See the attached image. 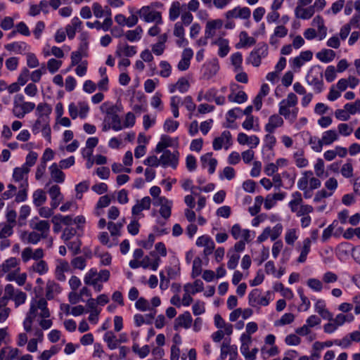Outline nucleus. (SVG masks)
I'll return each instance as SVG.
<instances>
[{
	"label": "nucleus",
	"instance_id": "1",
	"mask_svg": "<svg viewBox=\"0 0 360 360\" xmlns=\"http://www.w3.org/2000/svg\"><path fill=\"white\" fill-rule=\"evenodd\" d=\"M102 112H105V120H111L112 129L115 131H120L122 129L123 127L121 123V120L118 115V112L122 109V105H110L108 102L103 103L101 107Z\"/></svg>",
	"mask_w": 360,
	"mask_h": 360
},
{
	"label": "nucleus",
	"instance_id": "2",
	"mask_svg": "<svg viewBox=\"0 0 360 360\" xmlns=\"http://www.w3.org/2000/svg\"><path fill=\"white\" fill-rule=\"evenodd\" d=\"M306 81L309 85L314 86L316 94L321 93L324 89L322 67L319 65L312 66L307 72Z\"/></svg>",
	"mask_w": 360,
	"mask_h": 360
},
{
	"label": "nucleus",
	"instance_id": "3",
	"mask_svg": "<svg viewBox=\"0 0 360 360\" xmlns=\"http://www.w3.org/2000/svg\"><path fill=\"white\" fill-rule=\"evenodd\" d=\"M27 315H50L47 307V301L45 298H32L30 302V310Z\"/></svg>",
	"mask_w": 360,
	"mask_h": 360
},
{
	"label": "nucleus",
	"instance_id": "4",
	"mask_svg": "<svg viewBox=\"0 0 360 360\" xmlns=\"http://www.w3.org/2000/svg\"><path fill=\"white\" fill-rule=\"evenodd\" d=\"M240 340L241 342L240 352L244 356L246 360H255L258 349L255 347L252 349L251 352L249 351V345L252 342L251 336L243 333L240 335Z\"/></svg>",
	"mask_w": 360,
	"mask_h": 360
},
{
	"label": "nucleus",
	"instance_id": "5",
	"mask_svg": "<svg viewBox=\"0 0 360 360\" xmlns=\"http://www.w3.org/2000/svg\"><path fill=\"white\" fill-rule=\"evenodd\" d=\"M161 304L160 298L158 296L153 297L151 300V305L148 301L144 297H139L136 303V308L141 311H150V313L148 315H154L156 313L155 307L160 306Z\"/></svg>",
	"mask_w": 360,
	"mask_h": 360
},
{
	"label": "nucleus",
	"instance_id": "6",
	"mask_svg": "<svg viewBox=\"0 0 360 360\" xmlns=\"http://www.w3.org/2000/svg\"><path fill=\"white\" fill-rule=\"evenodd\" d=\"M140 18L146 22H155L156 24H162V15L159 11H152L150 6H144L137 11Z\"/></svg>",
	"mask_w": 360,
	"mask_h": 360
},
{
	"label": "nucleus",
	"instance_id": "7",
	"mask_svg": "<svg viewBox=\"0 0 360 360\" xmlns=\"http://www.w3.org/2000/svg\"><path fill=\"white\" fill-rule=\"evenodd\" d=\"M160 164L163 167L168 166L176 169L179 163V152L172 153L169 150H165L160 158Z\"/></svg>",
	"mask_w": 360,
	"mask_h": 360
},
{
	"label": "nucleus",
	"instance_id": "8",
	"mask_svg": "<svg viewBox=\"0 0 360 360\" xmlns=\"http://www.w3.org/2000/svg\"><path fill=\"white\" fill-rule=\"evenodd\" d=\"M338 139V134L335 130H328L323 132L322 139L317 141V145L313 146V150L315 152H321L322 150L323 145H330L335 140Z\"/></svg>",
	"mask_w": 360,
	"mask_h": 360
},
{
	"label": "nucleus",
	"instance_id": "9",
	"mask_svg": "<svg viewBox=\"0 0 360 360\" xmlns=\"http://www.w3.org/2000/svg\"><path fill=\"white\" fill-rule=\"evenodd\" d=\"M321 319L320 316H309L306 321V324L295 330L297 334L300 336H305L310 333V328L320 325Z\"/></svg>",
	"mask_w": 360,
	"mask_h": 360
},
{
	"label": "nucleus",
	"instance_id": "10",
	"mask_svg": "<svg viewBox=\"0 0 360 360\" xmlns=\"http://www.w3.org/2000/svg\"><path fill=\"white\" fill-rule=\"evenodd\" d=\"M219 70V65L217 58H213L211 61L204 64L203 76L206 79L214 77Z\"/></svg>",
	"mask_w": 360,
	"mask_h": 360
},
{
	"label": "nucleus",
	"instance_id": "11",
	"mask_svg": "<svg viewBox=\"0 0 360 360\" xmlns=\"http://www.w3.org/2000/svg\"><path fill=\"white\" fill-rule=\"evenodd\" d=\"M235 87L239 88L240 86L237 84H232L231 85V93L228 96V100L232 103H243L248 100V95L243 91H238L236 94H234Z\"/></svg>",
	"mask_w": 360,
	"mask_h": 360
},
{
	"label": "nucleus",
	"instance_id": "12",
	"mask_svg": "<svg viewBox=\"0 0 360 360\" xmlns=\"http://www.w3.org/2000/svg\"><path fill=\"white\" fill-rule=\"evenodd\" d=\"M283 118L277 115L274 114L269 117V122L266 124L264 129L266 132L271 134L274 133L275 129L283 124Z\"/></svg>",
	"mask_w": 360,
	"mask_h": 360
},
{
	"label": "nucleus",
	"instance_id": "13",
	"mask_svg": "<svg viewBox=\"0 0 360 360\" xmlns=\"http://www.w3.org/2000/svg\"><path fill=\"white\" fill-rule=\"evenodd\" d=\"M223 26V20L216 19L207 21L205 30V35L206 38H212L215 35L216 30H219Z\"/></svg>",
	"mask_w": 360,
	"mask_h": 360
},
{
	"label": "nucleus",
	"instance_id": "14",
	"mask_svg": "<svg viewBox=\"0 0 360 360\" xmlns=\"http://www.w3.org/2000/svg\"><path fill=\"white\" fill-rule=\"evenodd\" d=\"M52 112L51 106L46 103H40L37 106L36 115L41 118L43 122L49 120V115Z\"/></svg>",
	"mask_w": 360,
	"mask_h": 360
},
{
	"label": "nucleus",
	"instance_id": "15",
	"mask_svg": "<svg viewBox=\"0 0 360 360\" xmlns=\"http://www.w3.org/2000/svg\"><path fill=\"white\" fill-rule=\"evenodd\" d=\"M30 46L24 41H15L5 45V49L8 51H13L18 54H24Z\"/></svg>",
	"mask_w": 360,
	"mask_h": 360
},
{
	"label": "nucleus",
	"instance_id": "16",
	"mask_svg": "<svg viewBox=\"0 0 360 360\" xmlns=\"http://www.w3.org/2000/svg\"><path fill=\"white\" fill-rule=\"evenodd\" d=\"M315 10L310 6L308 8H303L302 6H297L295 9V15L297 18L303 20L310 19L314 14Z\"/></svg>",
	"mask_w": 360,
	"mask_h": 360
},
{
	"label": "nucleus",
	"instance_id": "17",
	"mask_svg": "<svg viewBox=\"0 0 360 360\" xmlns=\"http://www.w3.org/2000/svg\"><path fill=\"white\" fill-rule=\"evenodd\" d=\"M212 44L219 46L218 55L219 57L224 58L228 55L230 50L228 39L219 37L218 39L214 41Z\"/></svg>",
	"mask_w": 360,
	"mask_h": 360
},
{
	"label": "nucleus",
	"instance_id": "18",
	"mask_svg": "<svg viewBox=\"0 0 360 360\" xmlns=\"http://www.w3.org/2000/svg\"><path fill=\"white\" fill-rule=\"evenodd\" d=\"M122 52L125 56L132 57L136 53V46H129L127 44L122 46L121 44H119L115 51L116 56L121 57Z\"/></svg>",
	"mask_w": 360,
	"mask_h": 360
},
{
	"label": "nucleus",
	"instance_id": "19",
	"mask_svg": "<svg viewBox=\"0 0 360 360\" xmlns=\"http://www.w3.org/2000/svg\"><path fill=\"white\" fill-rule=\"evenodd\" d=\"M316 56L321 62L328 63L333 60L335 57V52L332 49H323L318 52Z\"/></svg>",
	"mask_w": 360,
	"mask_h": 360
},
{
	"label": "nucleus",
	"instance_id": "20",
	"mask_svg": "<svg viewBox=\"0 0 360 360\" xmlns=\"http://www.w3.org/2000/svg\"><path fill=\"white\" fill-rule=\"evenodd\" d=\"M51 176L55 182L62 184L65 181V175L63 172L58 169L56 163H53L49 167Z\"/></svg>",
	"mask_w": 360,
	"mask_h": 360
},
{
	"label": "nucleus",
	"instance_id": "21",
	"mask_svg": "<svg viewBox=\"0 0 360 360\" xmlns=\"http://www.w3.org/2000/svg\"><path fill=\"white\" fill-rule=\"evenodd\" d=\"M142 33L143 29L140 25H139L135 30L127 31L124 35L128 41L133 42L139 41L141 39Z\"/></svg>",
	"mask_w": 360,
	"mask_h": 360
},
{
	"label": "nucleus",
	"instance_id": "22",
	"mask_svg": "<svg viewBox=\"0 0 360 360\" xmlns=\"http://www.w3.org/2000/svg\"><path fill=\"white\" fill-rule=\"evenodd\" d=\"M103 340L107 343L110 349H115L117 347L120 340L112 331H108L104 334Z\"/></svg>",
	"mask_w": 360,
	"mask_h": 360
},
{
	"label": "nucleus",
	"instance_id": "23",
	"mask_svg": "<svg viewBox=\"0 0 360 360\" xmlns=\"http://www.w3.org/2000/svg\"><path fill=\"white\" fill-rule=\"evenodd\" d=\"M193 323L192 316H178L174 321V330H177L179 327L189 328Z\"/></svg>",
	"mask_w": 360,
	"mask_h": 360
},
{
	"label": "nucleus",
	"instance_id": "24",
	"mask_svg": "<svg viewBox=\"0 0 360 360\" xmlns=\"http://www.w3.org/2000/svg\"><path fill=\"white\" fill-rule=\"evenodd\" d=\"M214 324L219 329L224 328L226 335H231L233 332L232 325L226 323L222 316H214Z\"/></svg>",
	"mask_w": 360,
	"mask_h": 360
},
{
	"label": "nucleus",
	"instance_id": "25",
	"mask_svg": "<svg viewBox=\"0 0 360 360\" xmlns=\"http://www.w3.org/2000/svg\"><path fill=\"white\" fill-rule=\"evenodd\" d=\"M172 139L167 135H162L160 137V141L156 146V153H160L164 151L165 148L172 146Z\"/></svg>",
	"mask_w": 360,
	"mask_h": 360
},
{
	"label": "nucleus",
	"instance_id": "26",
	"mask_svg": "<svg viewBox=\"0 0 360 360\" xmlns=\"http://www.w3.org/2000/svg\"><path fill=\"white\" fill-rule=\"evenodd\" d=\"M297 293L300 297L302 303L298 307V310L300 311H306L310 307V301L307 297L305 296L304 293V290L302 288H299L297 290Z\"/></svg>",
	"mask_w": 360,
	"mask_h": 360
},
{
	"label": "nucleus",
	"instance_id": "27",
	"mask_svg": "<svg viewBox=\"0 0 360 360\" xmlns=\"http://www.w3.org/2000/svg\"><path fill=\"white\" fill-rule=\"evenodd\" d=\"M46 200L45 193L41 189H37L33 193V202L36 207L42 205Z\"/></svg>",
	"mask_w": 360,
	"mask_h": 360
},
{
	"label": "nucleus",
	"instance_id": "28",
	"mask_svg": "<svg viewBox=\"0 0 360 360\" xmlns=\"http://www.w3.org/2000/svg\"><path fill=\"white\" fill-rule=\"evenodd\" d=\"M30 172V168L25 167V165H22L20 167H15L13 169V178L15 181H20L23 179L24 174H28Z\"/></svg>",
	"mask_w": 360,
	"mask_h": 360
},
{
	"label": "nucleus",
	"instance_id": "29",
	"mask_svg": "<svg viewBox=\"0 0 360 360\" xmlns=\"http://www.w3.org/2000/svg\"><path fill=\"white\" fill-rule=\"evenodd\" d=\"M262 292L258 288L253 289L248 295L249 304L253 307L258 306V302L260 299Z\"/></svg>",
	"mask_w": 360,
	"mask_h": 360
},
{
	"label": "nucleus",
	"instance_id": "30",
	"mask_svg": "<svg viewBox=\"0 0 360 360\" xmlns=\"http://www.w3.org/2000/svg\"><path fill=\"white\" fill-rule=\"evenodd\" d=\"M323 319H328L329 321H333L336 326H340L343 325L345 322H352L354 321V316H335V319H333V316H321Z\"/></svg>",
	"mask_w": 360,
	"mask_h": 360
},
{
	"label": "nucleus",
	"instance_id": "31",
	"mask_svg": "<svg viewBox=\"0 0 360 360\" xmlns=\"http://www.w3.org/2000/svg\"><path fill=\"white\" fill-rule=\"evenodd\" d=\"M180 15V3L174 1L169 8V18L171 21L176 20Z\"/></svg>",
	"mask_w": 360,
	"mask_h": 360
},
{
	"label": "nucleus",
	"instance_id": "32",
	"mask_svg": "<svg viewBox=\"0 0 360 360\" xmlns=\"http://www.w3.org/2000/svg\"><path fill=\"white\" fill-rule=\"evenodd\" d=\"M344 108L349 115H355L357 112H360V100L358 99L354 103H346Z\"/></svg>",
	"mask_w": 360,
	"mask_h": 360
},
{
	"label": "nucleus",
	"instance_id": "33",
	"mask_svg": "<svg viewBox=\"0 0 360 360\" xmlns=\"http://www.w3.org/2000/svg\"><path fill=\"white\" fill-rule=\"evenodd\" d=\"M30 211H31V209L29 205H25L20 207V215L18 217L19 226H22L25 224V221L26 220L27 217L30 215Z\"/></svg>",
	"mask_w": 360,
	"mask_h": 360
},
{
	"label": "nucleus",
	"instance_id": "34",
	"mask_svg": "<svg viewBox=\"0 0 360 360\" xmlns=\"http://www.w3.org/2000/svg\"><path fill=\"white\" fill-rule=\"evenodd\" d=\"M268 45L265 42H259L257 44V46L252 50V51H255V53L259 55V58L262 59L265 58L268 55Z\"/></svg>",
	"mask_w": 360,
	"mask_h": 360
},
{
	"label": "nucleus",
	"instance_id": "35",
	"mask_svg": "<svg viewBox=\"0 0 360 360\" xmlns=\"http://www.w3.org/2000/svg\"><path fill=\"white\" fill-rule=\"evenodd\" d=\"M202 273V259L197 257L194 259L193 262V268L191 276L192 278H195L199 276Z\"/></svg>",
	"mask_w": 360,
	"mask_h": 360
},
{
	"label": "nucleus",
	"instance_id": "36",
	"mask_svg": "<svg viewBox=\"0 0 360 360\" xmlns=\"http://www.w3.org/2000/svg\"><path fill=\"white\" fill-rule=\"evenodd\" d=\"M315 311L319 315H333L326 308L323 300H318L314 305Z\"/></svg>",
	"mask_w": 360,
	"mask_h": 360
},
{
	"label": "nucleus",
	"instance_id": "37",
	"mask_svg": "<svg viewBox=\"0 0 360 360\" xmlns=\"http://www.w3.org/2000/svg\"><path fill=\"white\" fill-rule=\"evenodd\" d=\"M179 126V122L178 121H175L172 118H167L165 121L163 128L167 132H174L178 129Z\"/></svg>",
	"mask_w": 360,
	"mask_h": 360
},
{
	"label": "nucleus",
	"instance_id": "38",
	"mask_svg": "<svg viewBox=\"0 0 360 360\" xmlns=\"http://www.w3.org/2000/svg\"><path fill=\"white\" fill-rule=\"evenodd\" d=\"M28 186L27 181L25 182V184H22L20 187H24V188L20 189L18 191V192L16 194L15 196V202H24L27 200V188Z\"/></svg>",
	"mask_w": 360,
	"mask_h": 360
},
{
	"label": "nucleus",
	"instance_id": "39",
	"mask_svg": "<svg viewBox=\"0 0 360 360\" xmlns=\"http://www.w3.org/2000/svg\"><path fill=\"white\" fill-rule=\"evenodd\" d=\"M97 270L94 268L91 269L85 275L84 281L86 285H89L94 284V281H97Z\"/></svg>",
	"mask_w": 360,
	"mask_h": 360
},
{
	"label": "nucleus",
	"instance_id": "40",
	"mask_svg": "<svg viewBox=\"0 0 360 360\" xmlns=\"http://www.w3.org/2000/svg\"><path fill=\"white\" fill-rule=\"evenodd\" d=\"M89 187V182L88 181H83L75 186V191L77 192V198L81 199L82 197V193L87 191Z\"/></svg>",
	"mask_w": 360,
	"mask_h": 360
},
{
	"label": "nucleus",
	"instance_id": "41",
	"mask_svg": "<svg viewBox=\"0 0 360 360\" xmlns=\"http://www.w3.org/2000/svg\"><path fill=\"white\" fill-rule=\"evenodd\" d=\"M18 262L16 258L11 257L6 259L1 265V271L4 273H6L9 271L12 268H14L17 266Z\"/></svg>",
	"mask_w": 360,
	"mask_h": 360
},
{
	"label": "nucleus",
	"instance_id": "42",
	"mask_svg": "<svg viewBox=\"0 0 360 360\" xmlns=\"http://www.w3.org/2000/svg\"><path fill=\"white\" fill-rule=\"evenodd\" d=\"M62 65L61 60L51 58L47 62V69L51 74L56 72Z\"/></svg>",
	"mask_w": 360,
	"mask_h": 360
},
{
	"label": "nucleus",
	"instance_id": "43",
	"mask_svg": "<svg viewBox=\"0 0 360 360\" xmlns=\"http://www.w3.org/2000/svg\"><path fill=\"white\" fill-rule=\"evenodd\" d=\"M176 85H177V89L179 90V91L182 94L187 92L190 87V84H189L188 79L184 77H180L178 79V81L176 82Z\"/></svg>",
	"mask_w": 360,
	"mask_h": 360
},
{
	"label": "nucleus",
	"instance_id": "44",
	"mask_svg": "<svg viewBox=\"0 0 360 360\" xmlns=\"http://www.w3.org/2000/svg\"><path fill=\"white\" fill-rule=\"evenodd\" d=\"M172 206V201L171 200V203H164L160 207V209L159 211L160 214L165 219H167L171 216Z\"/></svg>",
	"mask_w": 360,
	"mask_h": 360
},
{
	"label": "nucleus",
	"instance_id": "45",
	"mask_svg": "<svg viewBox=\"0 0 360 360\" xmlns=\"http://www.w3.org/2000/svg\"><path fill=\"white\" fill-rule=\"evenodd\" d=\"M160 66L162 70L160 72V75L162 77H168L171 75L172 67L169 63L165 60H162L160 63Z\"/></svg>",
	"mask_w": 360,
	"mask_h": 360
},
{
	"label": "nucleus",
	"instance_id": "46",
	"mask_svg": "<svg viewBox=\"0 0 360 360\" xmlns=\"http://www.w3.org/2000/svg\"><path fill=\"white\" fill-rule=\"evenodd\" d=\"M34 270L40 275L46 274L48 270V265L44 260H40L39 262L33 265Z\"/></svg>",
	"mask_w": 360,
	"mask_h": 360
},
{
	"label": "nucleus",
	"instance_id": "47",
	"mask_svg": "<svg viewBox=\"0 0 360 360\" xmlns=\"http://www.w3.org/2000/svg\"><path fill=\"white\" fill-rule=\"evenodd\" d=\"M326 80L330 83L333 82L336 78V70L333 65H329L327 67L325 71Z\"/></svg>",
	"mask_w": 360,
	"mask_h": 360
},
{
	"label": "nucleus",
	"instance_id": "48",
	"mask_svg": "<svg viewBox=\"0 0 360 360\" xmlns=\"http://www.w3.org/2000/svg\"><path fill=\"white\" fill-rule=\"evenodd\" d=\"M280 103L287 105L288 107H294L297 103V97L294 93H290L287 98L283 99Z\"/></svg>",
	"mask_w": 360,
	"mask_h": 360
},
{
	"label": "nucleus",
	"instance_id": "49",
	"mask_svg": "<svg viewBox=\"0 0 360 360\" xmlns=\"http://www.w3.org/2000/svg\"><path fill=\"white\" fill-rule=\"evenodd\" d=\"M71 264L75 269L83 270L86 265V260L82 257H76L71 261Z\"/></svg>",
	"mask_w": 360,
	"mask_h": 360
},
{
	"label": "nucleus",
	"instance_id": "50",
	"mask_svg": "<svg viewBox=\"0 0 360 360\" xmlns=\"http://www.w3.org/2000/svg\"><path fill=\"white\" fill-rule=\"evenodd\" d=\"M95 24H96V29L98 30L103 29L104 31H108L112 25V20L110 17H107L103 24L98 20H96Z\"/></svg>",
	"mask_w": 360,
	"mask_h": 360
},
{
	"label": "nucleus",
	"instance_id": "51",
	"mask_svg": "<svg viewBox=\"0 0 360 360\" xmlns=\"http://www.w3.org/2000/svg\"><path fill=\"white\" fill-rule=\"evenodd\" d=\"M308 286L316 292L321 291L323 285L321 281L316 278H309L307 281Z\"/></svg>",
	"mask_w": 360,
	"mask_h": 360
},
{
	"label": "nucleus",
	"instance_id": "52",
	"mask_svg": "<svg viewBox=\"0 0 360 360\" xmlns=\"http://www.w3.org/2000/svg\"><path fill=\"white\" fill-rule=\"evenodd\" d=\"M231 60L233 65L236 68V71L238 68H241L243 56L240 52H236L231 56Z\"/></svg>",
	"mask_w": 360,
	"mask_h": 360
},
{
	"label": "nucleus",
	"instance_id": "53",
	"mask_svg": "<svg viewBox=\"0 0 360 360\" xmlns=\"http://www.w3.org/2000/svg\"><path fill=\"white\" fill-rule=\"evenodd\" d=\"M37 157L38 155L36 152L30 151L27 155L25 162L22 165H25V167H27L28 168L32 167L35 164Z\"/></svg>",
	"mask_w": 360,
	"mask_h": 360
},
{
	"label": "nucleus",
	"instance_id": "54",
	"mask_svg": "<svg viewBox=\"0 0 360 360\" xmlns=\"http://www.w3.org/2000/svg\"><path fill=\"white\" fill-rule=\"evenodd\" d=\"M240 41L244 39V41L242 44L243 46H252L256 44V39L253 37H250L248 36V33L245 31H242L240 34Z\"/></svg>",
	"mask_w": 360,
	"mask_h": 360
},
{
	"label": "nucleus",
	"instance_id": "55",
	"mask_svg": "<svg viewBox=\"0 0 360 360\" xmlns=\"http://www.w3.org/2000/svg\"><path fill=\"white\" fill-rule=\"evenodd\" d=\"M285 342L288 345L296 346L300 344L301 339L295 334H290L285 337Z\"/></svg>",
	"mask_w": 360,
	"mask_h": 360
},
{
	"label": "nucleus",
	"instance_id": "56",
	"mask_svg": "<svg viewBox=\"0 0 360 360\" xmlns=\"http://www.w3.org/2000/svg\"><path fill=\"white\" fill-rule=\"evenodd\" d=\"M186 165L189 172H193L196 169V159L194 155L190 154L186 156Z\"/></svg>",
	"mask_w": 360,
	"mask_h": 360
},
{
	"label": "nucleus",
	"instance_id": "57",
	"mask_svg": "<svg viewBox=\"0 0 360 360\" xmlns=\"http://www.w3.org/2000/svg\"><path fill=\"white\" fill-rule=\"evenodd\" d=\"M13 225L4 224L3 228L0 231V238L4 239L8 236H11L13 233Z\"/></svg>",
	"mask_w": 360,
	"mask_h": 360
},
{
	"label": "nucleus",
	"instance_id": "58",
	"mask_svg": "<svg viewBox=\"0 0 360 360\" xmlns=\"http://www.w3.org/2000/svg\"><path fill=\"white\" fill-rule=\"evenodd\" d=\"M82 242L80 240L72 241L68 244V248L72 251L73 255H77L81 252Z\"/></svg>",
	"mask_w": 360,
	"mask_h": 360
},
{
	"label": "nucleus",
	"instance_id": "59",
	"mask_svg": "<svg viewBox=\"0 0 360 360\" xmlns=\"http://www.w3.org/2000/svg\"><path fill=\"white\" fill-rule=\"evenodd\" d=\"M29 75H30L29 70L27 68H24L22 70L20 74L19 75V76L18 77L17 82L20 86L25 85L27 82V81H28Z\"/></svg>",
	"mask_w": 360,
	"mask_h": 360
},
{
	"label": "nucleus",
	"instance_id": "60",
	"mask_svg": "<svg viewBox=\"0 0 360 360\" xmlns=\"http://www.w3.org/2000/svg\"><path fill=\"white\" fill-rule=\"evenodd\" d=\"M248 63H251L255 67H259L261 64L262 59L255 51H251L249 57L247 58Z\"/></svg>",
	"mask_w": 360,
	"mask_h": 360
},
{
	"label": "nucleus",
	"instance_id": "61",
	"mask_svg": "<svg viewBox=\"0 0 360 360\" xmlns=\"http://www.w3.org/2000/svg\"><path fill=\"white\" fill-rule=\"evenodd\" d=\"M239 259L240 255L238 254H232L229 256V259L227 262V267L231 270L235 269L238 266Z\"/></svg>",
	"mask_w": 360,
	"mask_h": 360
},
{
	"label": "nucleus",
	"instance_id": "62",
	"mask_svg": "<svg viewBox=\"0 0 360 360\" xmlns=\"http://www.w3.org/2000/svg\"><path fill=\"white\" fill-rule=\"evenodd\" d=\"M27 65L30 68H34L39 65V60L34 53H29L27 54Z\"/></svg>",
	"mask_w": 360,
	"mask_h": 360
},
{
	"label": "nucleus",
	"instance_id": "63",
	"mask_svg": "<svg viewBox=\"0 0 360 360\" xmlns=\"http://www.w3.org/2000/svg\"><path fill=\"white\" fill-rule=\"evenodd\" d=\"M297 239L296 236L295 229H290L287 231L285 236V243L288 245H293L295 241Z\"/></svg>",
	"mask_w": 360,
	"mask_h": 360
},
{
	"label": "nucleus",
	"instance_id": "64",
	"mask_svg": "<svg viewBox=\"0 0 360 360\" xmlns=\"http://www.w3.org/2000/svg\"><path fill=\"white\" fill-rule=\"evenodd\" d=\"M6 68L10 71L15 70L18 65V58L11 57L6 60Z\"/></svg>",
	"mask_w": 360,
	"mask_h": 360
}]
</instances>
